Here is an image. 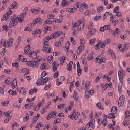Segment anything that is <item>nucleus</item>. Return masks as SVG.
Here are the masks:
<instances>
[{"label":"nucleus","instance_id":"obj_57","mask_svg":"<svg viewBox=\"0 0 130 130\" xmlns=\"http://www.w3.org/2000/svg\"><path fill=\"white\" fill-rule=\"evenodd\" d=\"M13 106L15 108H17L19 109L20 107V105L19 104L18 105L17 103H14L13 104Z\"/></svg>","mask_w":130,"mask_h":130},{"label":"nucleus","instance_id":"obj_13","mask_svg":"<svg viewBox=\"0 0 130 130\" xmlns=\"http://www.w3.org/2000/svg\"><path fill=\"white\" fill-rule=\"evenodd\" d=\"M2 52L0 53V57H2L5 53L6 50L5 48H3L2 49Z\"/></svg>","mask_w":130,"mask_h":130},{"label":"nucleus","instance_id":"obj_63","mask_svg":"<svg viewBox=\"0 0 130 130\" xmlns=\"http://www.w3.org/2000/svg\"><path fill=\"white\" fill-rule=\"evenodd\" d=\"M113 7V6L112 4H110L108 5L106 7L107 8L109 9Z\"/></svg>","mask_w":130,"mask_h":130},{"label":"nucleus","instance_id":"obj_52","mask_svg":"<svg viewBox=\"0 0 130 130\" xmlns=\"http://www.w3.org/2000/svg\"><path fill=\"white\" fill-rule=\"evenodd\" d=\"M67 3V1L66 0H62V6L63 7H64L65 5H66Z\"/></svg>","mask_w":130,"mask_h":130},{"label":"nucleus","instance_id":"obj_28","mask_svg":"<svg viewBox=\"0 0 130 130\" xmlns=\"http://www.w3.org/2000/svg\"><path fill=\"white\" fill-rule=\"evenodd\" d=\"M103 9V7L102 6H99L97 8V11L98 12H101Z\"/></svg>","mask_w":130,"mask_h":130},{"label":"nucleus","instance_id":"obj_16","mask_svg":"<svg viewBox=\"0 0 130 130\" xmlns=\"http://www.w3.org/2000/svg\"><path fill=\"white\" fill-rule=\"evenodd\" d=\"M17 5V2L16 1H14L13 3L10 6V7L12 9H13V8H15L16 6H18Z\"/></svg>","mask_w":130,"mask_h":130},{"label":"nucleus","instance_id":"obj_64","mask_svg":"<svg viewBox=\"0 0 130 130\" xmlns=\"http://www.w3.org/2000/svg\"><path fill=\"white\" fill-rule=\"evenodd\" d=\"M28 10V8L27 7H25L23 11V13L26 14V13L27 12Z\"/></svg>","mask_w":130,"mask_h":130},{"label":"nucleus","instance_id":"obj_29","mask_svg":"<svg viewBox=\"0 0 130 130\" xmlns=\"http://www.w3.org/2000/svg\"><path fill=\"white\" fill-rule=\"evenodd\" d=\"M95 38L90 39L89 40L90 44L91 45H94V43L95 42Z\"/></svg>","mask_w":130,"mask_h":130},{"label":"nucleus","instance_id":"obj_46","mask_svg":"<svg viewBox=\"0 0 130 130\" xmlns=\"http://www.w3.org/2000/svg\"><path fill=\"white\" fill-rule=\"evenodd\" d=\"M110 25H106L104 26H103L105 30H109L110 29Z\"/></svg>","mask_w":130,"mask_h":130},{"label":"nucleus","instance_id":"obj_43","mask_svg":"<svg viewBox=\"0 0 130 130\" xmlns=\"http://www.w3.org/2000/svg\"><path fill=\"white\" fill-rule=\"evenodd\" d=\"M65 105L63 104H60L59 105H58V109H61L62 108H64L65 107H64Z\"/></svg>","mask_w":130,"mask_h":130},{"label":"nucleus","instance_id":"obj_49","mask_svg":"<svg viewBox=\"0 0 130 130\" xmlns=\"http://www.w3.org/2000/svg\"><path fill=\"white\" fill-rule=\"evenodd\" d=\"M48 85H46L44 87V89L45 90H47L49 89V88L51 87V85L50 84V83H48Z\"/></svg>","mask_w":130,"mask_h":130},{"label":"nucleus","instance_id":"obj_39","mask_svg":"<svg viewBox=\"0 0 130 130\" xmlns=\"http://www.w3.org/2000/svg\"><path fill=\"white\" fill-rule=\"evenodd\" d=\"M60 120L59 118H57L55 119L54 120V122L53 123V124L55 125L56 124V123H58L60 122Z\"/></svg>","mask_w":130,"mask_h":130},{"label":"nucleus","instance_id":"obj_38","mask_svg":"<svg viewBox=\"0 0 130 130\" xmlns=\"http://www.w3.org/2000/svg\"><path fill=\"white\" fill-rule=\"evenodd\" d=\"M77 75L78 76H80L82 71V69L80 68L77 69Z\"/></svg>","mask_w":130,"mask_h":130},{"label":"nucleus","instance_id":"obj_45","mask_svg":"<svg viewBox=\"0 0 130 130\" xmlns=\"http://www.w3.org/2000/svg\"><path fill=\"white\" fill-rule=\"evenodd\" d=\"M52 112H51L46 117V119L47 120H49L50 118L52 117Z\"/></svg>","mask_w":130,"mask_h":130},{"label":"nucleus","instance_id":"obj_4","mask_svg":"<svg viewBox=\"0 0 130 130\" xmlns=\"http://www.w3.org/2000/svg\"><path fill=\"white\" fill-rule=\"evenodd\" d=\"M28 55H29L30 57L33 59H35L37 57V52L36 51H30Z\"/></svg>","mask_w":130,"mask_h":130},{"label":"nucleus","instance_id":"obj_51","mask_svg":"<svg viewBox=\"0 0 130 130\" xmlns=\"http://www.w3.org/2000/svg\"><path fill=\"white\" fill-rule=\"evenodd\" d=\"M20 89H21V90H22V93H23V91L24 92L23 94L24 95H25L26 93V91L25 90L24 88L23 87H22L20 88Z\"/></svg>","mask_w":130,"mask_h":130},{"label":"nucleus","instance_id":"obj_10","mask_svg":"<svg viewBox=\"0 0 130 130\" xmlns=\"http://www.w3.org/2000/svg\"><path fill=\"white\" fill-rule=\"evenodd\" d=\"M127 121L125 120L123 122V124L124 126H128L129 124H130V119H127Z\"/></svg>","mask_w":130,"mask_h":130},{"label":"nucleus","instance_id":"obj_33","mask_svg":"<svg viewBox=\"0 0 130 130\" xmlns=\"http://www.w3.org/2000/svg\"><path fill=\"white\" fill-rule=\"evenodd\" d=\"M97 107L99 109H101L102 110L103 109V108L102 107V105L100 103H98L96 104Z\"/></svg>","mask_w":130,"mask_h":130},{"label":"nucleus","instance_id":"obj_62","mask_svg":"<svg viewBox=\"0 0 130 130\" xmlns=\"http://www.w3.org/2000/svg\"><path fill=\"white\" fill-rule=\"evenodd\" d=\"M91 55L90 54H89L88 57V60H92L93 58V57L91 56Z\"/></svg>","mask_w":130,"mask_h":130},{"label":"nucleus","instance_id":"obj_53","mask_svg":"<svg viewBox=\"0 0 130 130\" xmlns=\"http://www.w3.org/2000/svg\"><path fill=\"white\" fill-rule=\"evenodd\" d=\"M70 42L69 41H67L66 43V47L67 49V51H68V49L69 48V45Z\"/></svg>","mask_w":130,"mask_h":130},{"label":"nucleus","instance_id":"obj_6","mask_svg":"<svg viewBox=\"0 0 130 130\" xmlns=\"http://www.w3.org/2000/svg\"><path fill=\"white\" fill-rule=\"evenodd\" d=\"M122 71L121 70H119L118 71V76L120 81L121 83H123L122 78H123L122 75Z\"/></svg>","mask_w":130,"mask_h":130},{"label":"nucleus","instance_id":"obj_40","mask_svg":"<svg viewBox=\"0 0 130 130\" xmlns=\"http://www.w3.org/2000/svg\"><path fill=\"white\" fill-rule=\"evenodd\" d=\"M114 114L110 113L108 115V117L110 119V118H113L115 117V115H114Z\"/></svg>","mask_w":130,"mask_h":130},{"label":"nucleus","instance_id":"obj_58","mask_svg":"<svg viewBox=\"0 0 130 130\" xmlns=\"http://www.w3.org/2000/svg\"><path fill=\"white\" fill-rule=\"evenodd\" d=\"M11 19H13V20H15H15L17 19V20L18 21V16L17 17V15H16V14H14V15L11 18Z\"/></svg>","mask_w":130,"mask_h":130},{"label":"nucleus","instance_id":"obj_54","mask_svg":"<svg viewBox=\"0 0 130 130\" xmlns=\"http://www.w3.org/2000/svg\"><path fill=\"white\" fill-rule=\"evenodd\" d=\"M110 42V40L109 39H106L105 41H104V44H107Z\"/></svg>","mask_w":130,"mask_h":130},{"label":"nucleus","instance_id":"obj_47","mask_svg":"<svg viewBox=\"0 0 130 130\" xmlns=\"http://www.w3.org/2000/svg\"><path fill=\"white\" fill-rule=\"evenodd\" d=\"M85 93L86 94V96L87 98H88L89 97V92H88V90H86L85 91Z\"/></svg>","mask_w":130,"mask_h":130},{"label":"nucleus","instance_id":"obj_27","mask_svg":"<svg viewBox=\"0 0 130 130\" xmlns=\"http://www.w3.org/2000/svg\"><path fill=\"white\" fill-rule=\"evenodd\" d=\"M55 45L56 47H59L61 46V42H56L55 43Z\"/></svg>","mask_w":130,"mask_h":130},{"label":"nucleus","instance_id":"obj_19","mask_svg":"<svg viewBox=\"0 0 130 130\" xmlns=\"http://www.w3.org/2000/svg\"><path fill=\"white\" fill-rule=\"evenodd\" d=\"M124 101H122V100H120V99H119L118 104V106L119 107L122 106L124 103Z\"/></svg>","mask_w":130,"mask_h":130},{"label":"nucleus","instance_id":"obj_42","mask_svg":"<svg viewBox=\"0 0 130 130\" xmlns=\"http://www.w3.org/2000/svg\"><path fill=\"white\" fill-rule=\"evenodd\" d=\"M118 86V89L119 92H121L122 91V85L121 84L119 83Z\"/></svg>","mask_w":130,"mask_h":130},{"label":"nucleus","instance_id":"obj_32","mask_svg":"<svg viewBox=\"0 0 130 130\" xmlns=\"http://www.w3.org/2000/svg\"><path fill=\"white\" fill-rule=\"evenodd\" d=\"M53 66V70L54 71H55L57 70V67L55 64V62H54L52 63Z\"/></svg>","mask_w":130,"mask_h":130},{"label":"nucleus","instance_id":"obj_41","mask_svg":"<svg viewBox=\"0 0 130 130\" xmlns=\"http://www.w3.org/2000/svg\"><path fill=\"white\" fill-rule=\"evenodd\" d=\"M29 119L28 114L27 113L26 114V116L23 118V119L24 121H26L28 120Z\"/></svg>","mask_w":130,"mask_h":130},{"label":"nucleus","instance_id":"obj_21","mask_svg":"<svg viewBox=\"0 0 130 130\" xmlns=\"http://www.w3.org/2000/svg\"><path fill=\"white\" fill-rule=\"evenodd\" d=\"M128 44L127 43H126L123 46V51H125L127 50L128 48Z\"/></svg>","mask_w":130,"mask_h":130},{"label":"nucleus","instance_id":"obj_35","mask_svg":"<svg viewBox=\"0 0 130 130\" xmlns=\"http://www.w3.org/2000/svg\"><path fill=\"white\" fill-rule=\"evenodd\" d=\"M11 111L9 110L6 113V116L7 117H9L10 116H11L12 114H11Z\"/></svg>","mask_w":130,"mask_h":130},{"label":"nucleus","instance_id":"obj_20","mask_svg":"<svg viewBox=\"0 0 130 130\" xmlns=\"http://www.w3.org/2000/svg\"><path fill=\"white\" fill-rule=\"evenodd\" d=\"M48 47V44L45 45H44L42 49V51L44 52H45Z\"/></svg>","mask_w":130,"mask_h":130},{"label":"nucleus","instance_id":"obj_60","mask_svg":"<svg viewBox=\"0 0 130 130\" xmlns=\"http://www.w3.org/2000/svg\"><path fill=\"white\" fill-rule=\"evenodd\" d=\"M72 32L73 35L75 36H76L77 33L75 29L73 28H72Z\"/></svg>","mask_w":130,"mask_h":130},{"label":"nucleus","instance_id":"obj_18","mask_svg":"<svg viewBox=\"0 0 130 130\" xmlns=\"http://www.w3.org/2000/svg\"><path fill=\"white\" fill-rule=\"evenodd\" d=\"M65 57L66 56H63L61 58L60 62V65H61L64 62V61L66 60Z\"/></svg>","mask_w":130,"mask_h":130},{"label":"nucleus","instance_id":"obj_3","mask_svg":"<svg viewBox=\"0 0 130 130\" xmlns=\"http://www.w3.org/2000/svg\"><path fill=\"white\" fill-rule=\"evenodd\" d=\"M44 83V78L43 77H41L37 79V82H36L37 85L39 86L41 85H43Z\"/></svg>","mask_w":130,"mask_h":130},{"label":"nucleus","instance_id":"obj_2","mask_svg":"<svg viewBox=\"0 0 130 130\" xmlns=\"http://www.w3.org/2000/svg\"><path fill=\"white\" fill-rule=\"evenodd\" d=\"M84 22L83 21H78V30L81 31L83 29L84 27Z\"/></svg>","mask_w":130,"mask_h":130},{"label":"nucleus","instance_id":"obj_56","mask_svg":"<svg viewBox=\"0 0 130 130\" xmlns=\"http://www.w3.org/2000/svg\"><path fill=\"white\" fill-rule=\"evenodd\" d=\"M45 65H44V63H42L40 66V68L41 69H47V68H45Z\"/></svg>","mask_w":130,"mask_h":130},{"label":"nucleus","instance_id":"obj_17","mask_svg":"<svg viewBox=\"0 0 130 130\" xmlns=\"http://www.w3.org/2000/svg\"><path fill=\"white\" fill-rule=\"evenodd\" d=\"M106 59L105 58L102 57L101 58L99 59V61H96V62L97 63H102L105 62Z\"/></svg>","mask_w":130,"mask_h":130},{"label":"nucleus","instance_id":"obj_5","mask_svg":"<svg viewBox=\"0 0 130 130\" xmlns=\"http://www.w3.org/2000/svg\"><path fill=\"white\" fill-rule=\"evenodd\" d=\"M11 43H10L9 41H4L3 43V46L6 48H10L12 46Z\"/></svg>","mask_w":130,"mask_h":130},{"label":"nucleus","instance_id":"obj_37","mask_svg":"<svg viewBox=\"0 0 130 130\" xmlns=\"http://www.w3.org/2000/svg\"><path fill=\"white\" fill-rule=\"evenodd\" d=\"M78 21L75 23L74 21H73L72 22V24L73 26V28H76L78 26Z\"/></svg>","mask_w":130,"mask_h":130},{"label":"nucleus","instance_id":"obj_15","mask_svg":"<svg viewBox=\"0 0 130 130\" xmlns=\"http://www.w3.org/2000/svg\"><path fill=\"white\" fill-rule=\"evenodd\" d=\"M22 71L23 73L25 74H28L30 72L29 69L26 68H22Z\"/></svg>","mask_w":130,"mask_h":130},{"label":"nucleus","instance_id":"obj_1","mask_svg":"<svg viewBox=\"0 0 130 130\" xmlns=\"http://www.w3.org/2000/svg\"><path fill=\"white\" fill-rule=\"evenodd\" d=\"M18 22V21L17 20V19H15L14 20L11 19L9 23V27L12 28L13 26L15 27Z\"/></svg>","mask_w":130,"mask_h":130},{"label":"nucleus","instance_id":"obj_59","mask_svg":"<svg viewBox=\"0 0 130 130\" xmlns=\"http://www.w3.org/2000/svg\"><path fill=\"white\" fill-rule=\"evenodd\" d=\"M54 20L55 22L58 23H60L62 22V20L61 21L60 19H58L55 18Z\"/></svg>","mask_w":130,"mask_h":130},{"label":"nucleus","instance_id":"obj_23","mask_svg":"<svg viewBox=\"0 0 130 130\" xmlns=\"http://www.w3.org/2000/svg\"><path fill=\"white\" fill-rule=\"evenodd\" d=\"M8 92L12 95H14L16 94V92L15 91L14 92V91L12 90H10L8 91Z\"/></svg>","mask_w":130,"mask_h":130},{"label":"nucleus","instance_id":"obj_36","mask_svg":"<svg viewBox=\"0 0 130 130\" xmlns=\"http://www.w3.org/2000/svg\"><path fill=\"white\" fill-rule=\"evenodd\" d=\"M31 12L35 13H36L39 12V10L38 9H32L31 10Z\"/></svg>","mask_w":130,"mask_h":130},{"label":"nucleus","instance_id":"obj_25","mask_svg":"<svg viewBox=\"0 0 130 130\" xmlns=\"http://www.w3.org/2000/svg\"><path fill=\"white\" fill-rule=\"evenodd\" d=\"M53 61V58L52 56H49L48 58V61L49 63H52Z\"/></svg>","mask_w":130,"mask_h":130},{"label":"nucleus","instance_id":"obj_9","mask_svg":"<svg viewBox=\"0 0 130 130\" xmlns=\"http://www.w3.org/2000/svg\"><path fill=\"white\" fill-rule=\"evenodd\" d=\"M90 26H88V30H89V32L91 34L93 35L95 32L96 30L94 28L91 29V30L89 29Z\"/></svg>","mask_w":130,"mask_h":130},{"label":"nucleus","instance_id":"obj_30","mask_svg":"<svg viewBox=\"0 0 130 130\" xmlns=\"http://www.w3.org/2000/svg\"><path fill=\"white\" fill-rule=\"evenodd\" d=\"M67 10L68 12L70 13H73L75 12V10H74L73 8H68L67 9Z\"/></svg>","mask_w":130,"mask_h":130},{"label":"nucleus","instance_id":"obj_11","mask_svg":"<svg viewBox=\"0 0 130 130\" xmlns=\"http://www.w3.org/2000/svg\"><path fill=\"white\" fill-rule=\"evenodd\" d=\"M117 108L116 107H113L111 108V112L113 114H116L117 111Z\"/></svg>","mask_w":130,"mask_h":130},{"label":"nucleus","instance_id":"obj_55","mask_svg":"<svg viewBox=\"0 0 130 130\" xmlns=\"http://www.w3.org/2000/svg\"><path fill=\"white\" fill-rule=\"evenodd\" d=\"M59 75V72L57 71L54 74V77L55 78H57Z\"/></svg>","mask_w":130,"mask_h":130},{"label":"nucleus","instance_id":"obj_44","mask_svg":"<svg viewBox=\"0 0 130 130\" xmlns=\"http://www.w3.org/2000/svg\"><path fill=\"white\" fill-rule=\"evenodd\" d=\"M9 101H4L3 103H1V104H2L3 106H6L7 105L9 104Z\"/></svg>","mask_w":130,"mask_h":130},{"label":"nucleus","instance_id":"obj_24","mask_svg":"<svg viewBox=\"0 0 130 130\" xmlns=\"http://www.w3.org/2000/svg\"><path fill=\"white\" fill-rule=\"evenodd\" d=\"M101 42H100L98 44L95 46V48L96 50L99 49L101 47Z\"/></svg>","mask_w":130,"mask_h":130},{"label":"nucleus","instance_id":"obj_31","mask_svg":"<svg viewBox=\"0 0 130 130\" xmlns=\"http://www.w3.org/2000/svg\"><path fill=\"white\" fill-rule=\"evenodd\" d=\"M79 4V3L77 2L73 6V8L74 10L79 7L78 6Z\"/></svg>","mask_w":130,"mask_h":130},{"label":"nucleus","instance_id":"obj_7","mask_svg":"<svg viewBox=\"0 0 130 130\" xmlns=\"http://www.w3.org/2000/svg\"><path fill=\"white\" fill-rule=\"evenodd\" d=\"M32 65L31 67H35V68H37L38 67V62L36 61H32Z\"/></svg>","mask_w":130,"mask_h":130},{"label":"nucleus","instance_id":"obj_22","mask_svg":"<svg viewBox=\"0 0 130 130\" xmlns=\"http://www.w3.org/2000/svg\"><path fill=\"white\" fill-rule=\"evenodd\" d=\"M41 19L40 18H37L35 19L33 22L35 24H36L37 23L39 22L41 20Z\"/></svg>","mask_w":130,"mask_h":130},{"label":"nucleus","instance_id":"obj_26","mask_svg":"<svg viewBox=\"0 0 130 130\" xmlns=\"http://www.w3.org/2000/svg\"><path fill=\"white\" fill-rule=\"evenodd\" d=\"M19 126V124L16 122H14L12 123V129H14V126Z\"/></svg>","mask_w":130,"mask_h":130},{"label":"nucleus","instance_id":"obj_50","mask_svg":"<svg viewBox=\"0 0 130 130\" xmlns=\"http://www.w3.org/2000/svg\"><path fill=\"white\" fill-rule=\"evenodd\" d=\"M2 28L5 30L6 31L8 30L9 29L8 27L6 25H5L2 26Z\"/></svg>","mask_w":130,"mask_h":130},{"label":"nucleus","instance_id":"obj_8","mask_svg":"<svg viewBox=\"0 0 130 130\" xmlns=\"http://www.w3.org/2000/svg\"><path fill=\"white\" fill-rule=\"evenodd\" d=\"M30 48V45L29 44H28L25 48L24 50V52L26 54L28 53Z\"/></svg>","mask_w":130,"mask_h":130},{"label":"nucleus","instance_id":"obj_61","mask_svg":"<svg viewBox=\"0 0 130 130\" xmlns=\"http://www.w3.org/2000/svg\"><path fill=\"white\" fill-rule=\"evenodd\" d=\"M119 8V7L118 6H116L114 8L113 10V12L114 13H117L118 11Z\"/></svg>","mask_w":130,"mask_h":130},{"label":"nucleus","instance_id":"obj_12","mask_svg":"<svg viewBox=\"0 0 130 130\" xmlns=\"http://www.w3.org/2000/svg\"><path fill=\"white\" fill-rule=\"evenodd\" d=\"M41 32V30L40 29H34L32 31V34L34 35L36 34L40 33Z\"/></svg>","mask_w":130,"mask_h":130},{"label":"nucleus","instance_id":"obj_14","mask_svg":"<svg viewBox=\"0 0 130 130\" xmlns=\"http://www.w3.org/2000/svg\"><path fill=\"white\" fill-rule=\"evenodd\" d=\"M73 97L75 101H77L78 99V95L77 93L75 91L74 92Z\"/></svg>","mask_w":130,"mask_h":130},{"label":"nucleus","instance_id":"obj_48","mask_svg":"<svg viewBox=\"0 0 130 130\" xmlns=\"http://www.w3.org/2000/svg\"><path fill=\"white\" fill-rule=\"evenodd\" d=\"M102 112H99L98 113H95V117L96 118H97L98 117L101 115L102 114Z\"/></svg>","mask_w":130,"mask_h":130},{"label":"nucleus","instance_id":"obj_34","mask_svg":"<svg viewBox=\"0 0 130 130\" xmlns=\"http://www.w3.org/2000/svg\"><path fill=\"white\" fill-rule=\"evenodd\" d=\"M102 75L101 74H100L97 76L95 80V81L96 82H98L100 78L102 77Z\"/></svg>","mask_w":130,"mask_h":130}]
</instances>
